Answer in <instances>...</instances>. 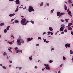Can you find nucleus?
<instances>
[{
	"label": "nucleus",
	"mask_w": 73,
	"mask_h": 73,
	"mask_svg": "<svg viewBox=\"0 0 73 73\" xmlns=\"http://www.w3.org/2000/svg\"><path fill=\"white\" fill-rule=\"evenodd\" d=\"M15 23H19V21H18L17 20H16L15 22Z\"/></svg>",
	"instance_id": "c756f323"
},
{
	"label": "nucleus",
	"mask_w": 73,
	"mask_h": 73,
	"mask_svg": "<svg viewBox=\"0 0 73 73\" xmlns=\"http://www.w3.org/2000/svg\"><path fill=\"white\" fill-rule=\"evenodd\" d=\"M19 52H20V50H17V51L16 53H19Z\"/></svg>",
	"instance_id": "393cba45"
},
{
	"label": "nucleus",
	"mask_w": 73,
	"mask_h": 73,
	"mask_svg": "<svg viewBox=\"0 0 73 73\" xmlns=\"http://www.w3.org/2000/svg\"><path fill=\"white\" fill-rule=\"evenodd\" d=\"M7 53L5 52H4L3 53V56H7Z\"/></svg>",
	"instance_id": "4be33fe9"
},
{
	"label": "nucleus",
	"mask_w": 73,
	"mask_h": 73,
	"mask_svg": "<svg viewBox=\"0 0 73 73\" xmlns=\"http://www.w3.org/2000/svg\"><path fill=\"white\" fill-rule=\"evenodd\" d=\"M61 27H62L63 28H65V25H64V24H62L61 26Z\"/></svg>",
	"instance_id": "f8f14e48"
},
{
	"label": "nucleus",
	"mask_w": 73,
	"mask_h": 73,
	"mask_svg": "<svg viewBox=\"0 0 73 73\" xmlns=\"http://www.w3.org/2000/svg\"><path fill=\"white\" fill-rule=\"evenodd\" d=\"M4 33H7V29H5L4 30Z\"/></svg>",
	"instance_id": "bb28decb"
},
{
	"label": "nucleus",
	"mask_w": 73,
	"mask_h": 73,
	"mask_svg": "<svg viewBox=\"0 0 73 73\" xmlns=\"http://www.w3.org/2000/svg\"><path fill=\"white\" fill-rule=\"evenodd\" d=\"M47 33H48L49 34H50L51 33V35H53V33L50 31L48 32Z\"/></svg>",
	"instance_id": "4468645a"
},
{
	"label": "nucleus",
	"mask_w": 73,
	"mask_h": 73,
	"mask_svg": "<svg viewBox=\"0 0 73 73\" xmlns=\"http://www.w3.org/2000/svg\"><path fill=\"white\" fill-rule=\"evenodd\" d=\"M60 21H62V22H64V20L63 19H61Z\"/></svg>",
	"instance_id": "37998d69"
},
{
	"label": "nucleus",
	"mask_w": 73,
	"mask_h": 73,
	"mask_svg": "<svg viewBox=\"0 0 73 73\" xmlns=\"http://www.w3.org/2000/svg\"><path fill=\"white\" fill-rule=\"evenodd\" d=\"M9 28H10V26H9L7 27V31H8V30H9Z\"/></svg>",
	"instance_id": "aec40b11"
},
{
	"label": "nucleus",
	"mask_w": 73,
	"mask_h": 73,
	"mask_svg": "<svg viewBox=\"0 0 73 73\" xmlns=\"http://www.w3.org/2000/svg\"><path fill=\"white\" fill-rule=\"evenodd\" d=\"M28 11L29 12H32V11H35V9H33V8L32 6H30L29 7Z\"/></svg>",
	"instance_id": "f03ea898"
},
{
	"label": "nucleus",
	"mask_w": 73,
	"mask_h": 73,
	"mask_svg": "<svg viewBox=\"0 0 73 73\" xmlns=\"http://www.w3.org/2000/svg\"><path fill=\"white\" fill-rule=\"evenodd\" d=\"M61 34H64V32L62 31V32Z\"/></svg>",
	"instance_id": "49530a36"
},
{
	"label": "nucleus",
	"mask_w": 73,
	"mask_h": 73,
	"mask_svg": "<svg viewBox=\"0 0 73 73\" xmlns=\"http://www.w3.org/2000/svg\"><path fill=\"white\" fill-rule=\"evenodd\" d=\"M4 25V23H3L0 24V26H3Z\"/></svg>",
	"instance_id": "dca6fc26"
},
{
	"label": "nucleus",
	"mask_w": 73,
	"mask_h": 73,
	"mask_svg": "<svg viewBox=\"0 0 73 73\" xmlns=\"http://www.w3.org/2000/svg\"><path fill=\"white\" fill-rule=\"evenodd\" d=\"M65 46L66 47V48H67L68 47V48H70V44L68 43L66 44H65Z\"/></svg>",
	"instance_id": "20e7f679"
},
{
	"label": "nucleus",
	"mask_w": 73,
	"mask_h": 73,
	"mask_svg": "<svg viewBox=\"0 0 73 73\" xmlns=\"http://www.w3.org/2000/svg\"><path fill=\"white\" fill-rule=\"evenodd\" d=\"M9 16L10 17H12V14H10Z\"/></svg>",
	"instance_id": "a18cd8bd"
},
{
	"label": "nucleus",
	"mask_w": 73,
	"mask_h": 73,
	"mask_svg": "<svg viewBox=\"0 0 73 73\" xmlns=\"http://www.w3.org/2000/svg\"><path fill=\"white\" fill-rule=\"evenodd\" d=\"M0 66H3V65H2V64H0Z\"/></svg>",
	"instance_id": "338daca9"
},
{
	"label": "nucleus",
	"mask_w": 73,
	"mask_h": 73,
	"mask_svg": "<svg viewBox=\"0 0 73 73\" xmlns=\"http://www.w3.org/2000/svg\"><path fill=\"white\" fill-rule=\"evenodd\" d=\"M45 68L47 70H50V68L49 66H46Z\"/></svg>",
	"instance_id": "9d476101"
},
{
	"label": "nucleus",
	"mask_w": 73,
	"mask_h": 73,
	"mask_svg": "<svg viewBox=\"0 0 73 73\" xmlns=\"http://www.w3.org/2000/svg\"><path fill=\"white\" fill-rule=\"evenodd\" d=\"M54 11V9L52 10L51 11V12H52V13H53V12Z\"/></svg>",
	"instance_id": "a19ab883"
},
{
	"label": "nucleus",
	"mask_w": 73,
	"mask_h": 73,
	"mask_svg": "<svg viewBox=\"0 0 73 73\" xmlns=\"http://www.w3.org/2000/svg\"><path fill=\"white\" fill-rule=\"evenodd\" d=\"M45 68H42V71L44 70L45 69Z\"/></svg>",
	"instance_id": "864d4df0"
},
{
	"label": "nucleus",
	"mask_w": 73,
	"mask_h": 73,
	"mask_svg": "<svg viewBox=\"0 0 73 73\" xmlns=\"http://www.w3.org/2000/svg\"><path fill=\"white\" fill-rule=\"evenodd\" d=\"M53 62V60H50L49 61L50 63H52Z\"/></svg>",
	"instance_id": "f704fd0d"
},
{
	"label": "nucleus",
	"mask_w": 73,
	"mask_h": 73,
	"mask_svg": "<svg viewBox=\"0 0 73 73\" xmlns=\"http://www.w3.org/2000/svg\"><path fill=\"white\" fill-rule=\"evenodd\" d=\"M29 23V21H26V19L24 18L22 19L21 22V23L23 25H26L27 23Z\"/></svg>",
	"instance_id": "f257e3e1"
},
{
	"label": "nucleus",
	"mask_w": 73,
	"mask_h": 73,
	"mask_svg": "<svg viewBox=\"0 0 73 73\" xmlns=\"http://www.w3.org/2000/svg\"><path fill=\"white\" fill-rule=\"evenodd\" d=\"M9 44H11V45H12V44L13 43L12 42H9Z\"/></svg>",
	"instance_id": "e433bc0d"
},
{
	"label": "nucleus",
	"mask_w": 73,
	"mask_h": 73,
	"mask_svg": "<svg viewBox=\"0 0 73 73\" xmlns=\"http://www.w3.org/2000/svg\"><path fill=\"white\" fill-rule=\"evenodd\" d=\"M47 5L48 6H49V3H47Z\"/></svg>",
	"instance_id": "e2e57ef3"
},
{
	"label": "nucleus",
	"mask_w": 73,
	"mask_h": 73,
	"mask_svg": "<svg viewBox=\"0 0 73 73\" xmlns=\"http://www.w3.org/2000/svg\"><path fill=\"white\" fill-rule=\"evenodd\" d=\"M9 62L10 63H12V60H10Z\"/></svg>",
	"instance_id": "09e8293b"
},
{
	"label": "nucleus",
	"mask_w": 73,
	"mask_h": 73,
	"mask_svg": "<svg viewBox=\"0 0 73 73\" xmlns=\"http://www.w3.org/2000/svg\"><path fill=\"white\" fill-rule=\"evenodd\" d=\"M15 3L17 4H20V2H19V0H16Z\"/></svg>",
	"instance_id": "0eeeda50"
},
{
	"label": "nucleus",
	"mask_w": 73,
	"mask_h": 73,
	"mask_svg": "<svg viewBox=\"0 0 73 73\" xmlns=\"http://www.w3.org/2000/svg\"><path fill=\"white\" fill-rule=\"evenodd\" d=\"M46 43H48V42H49V41H46Z\"/></svg>",
	"instance_id": "bf43d9fd"
},
{
	"label": "nucleus",
	"mask_w": 73,
	"mask_h": 73,
	"mask_svg": "<svg viewBox=\"0 0 73 73\" xmlns=\"http://www.w3.org/2000/svg\"><path fill=\"white\" fill-rule=\"evenodd\" d=\"M20 40L21 41V43H22V44H24V40H23V39H20Z\"/></svg>",
	"instance_id": "423d86ee"
},
{
	"label": "nucleus",
	"mask_w": 73,
	"mask_h": 73,
	"mask_svg": "<svg viewBox=\"0 0 73 73\" xmlns=\"http://www.w3.org/2000/svg\"><path fill=\"white\" fill-rule=\"evenodd\" d=\"M26 8H27V7L26 6L25 8H23V9H26Z\"/></svg>",
	"instance_id": "6e6d98bb"
},
{
	"label": "nucleus",
	"mask_w": 73,
	"mask_h": 73,
	"mask_svg": "<svg viewBox=\"0 0 73 73\" xmlns=\"http://www.w3.org/2000/svg\"><path fill=\"white\" fill-rule=\"evenodd\" d=\"M64 32H68V30H67V29H65L64 30Z\"/></svg>",
	"instance_id": "7c9ffc66"
},
{
	"label": "nucleus",
	"mask_w": 73,
	"mask_h": 73,
	"mask_svg": "<svg viewBox=\"0 0 73 73\" xmlns=\"http://www.w3.org/2000/svg\"><path fill=\"white\" fill-rule=\"evenodd\" d=\"M49 66V65L46 64V66Z\"/></svg>",
	"instance_id": "0e129e2a"
},
{
	"label": "nucleus",
	"mask_w": 73,
	"mask_h": 73,
	"mask_svg": "<svg viewBox=\"0 0 73 73\" xmlns=\"http://www.w3.org/2000/svg\"><path fill=\"white\" fill-rule=\"evenodd\" d=\"M63 60H66V58H65V57H64L63 56Z\"/></svg>",
	"instance_id": "2f4dec72"
},
{
	"label": "nucleus",
	"mask_w": 73,
	"mask_h": 73,
	"mask_svg": "<svg viewBox=\"0 0 73 73\" xmlns=\"http://www.w3.org/2000/svg\"><path fill=\"white\" fill-rule=\"evenodd\" d=\"M72 25V23H68V26L69 27V26H71Z\"/></svg>",
	"instance_id": "6ab92c4d"
},
{
	"label": "nucleus",
	"mask_w": 73,
	"mask_h": 73,
	"mask_svg": "<svg viewBox=\"0 0 73 73\" xmlns=\"http://www.w3.org/2000/svg\"><path fill=\"white\" fill-rule=\"evenodd\" d=\"M13 20H14V19H12L11 20V21H13Z\"/></svg>",
	"instance_id": "4d7b16f0"
},
{
	"label": "nucleus",
	"mask_w": 73,
	"mask_h": 73,
	"mask_svg": "<svg viewBox=\"0 0 73 73\" xmlns=\"http://www.w3.org/2000/svg\"><path fill=\"white\" fill-rule=\"evenodd\" d=\"M29 60H32V57H29Z\"/></svg>",
	"instance_id": "cd10ccee"
},
{
	"label": "nucleus",
	"mask_w": 73,
	"mask_h": 73,
	"mask_svg": "<svg viewBox=\"0 0 73 73\" xmlns=\"http://www.w3.org/2000/svg\"><path fill=\"white\" fill-rule=\"evenodd\" d=\"M43 4H44L43 2H42L40 4V7H42V6L43 5Z\"/></svg>",
	"instance_id": "a211bd4d"
},
{
	"label": "nucleus",
	"mask_w": 73,
	"mask_h": 73,
	"mask_svg": "<svg viewBox=\"0 0 73 73\" xmlns=\"http://www.w3.org/2000/svg\"><path fill=\"white\" fill-rule=\"evenodd\" d=\"M69 12V9H67V12Z\"/></svg>",
	"instance_id": "8fccbe9b"
},
{
	"label": "nucleus",
	"mask_w": 73,
	"mask_h": 73,
	"mask_svg": "<svg viewBox=\"0 0 73 73\" xmlns=\"http://www.w3.org/2000/svg\"><path fill=\"white\" fill-rule=\"evenodd\" d=\"M70 54H73V51H72V50H70Z\"/></svg>",
	"instance_id": "412c9836"
},
{
	"label": "nucleus",
	"mask_w": 73,
	"mask_h": 73,
	"mask_svg": "<svg viewBox=\"0 0 73 73\" xmlns=\"http://www.w3.org/2000/svg\"><path fill=\"white\" fill-rule=\"evenodd\" d=\"M52 48L51 49V50H54V48H53V46L52 47Z\"/></svg>",
	"instance_id": "ea45409f"
},
{
	"label": "nucleus",
	"mask_w": 73,
	"mask_h": 73,
	"mask_svg": "<svg viewBox=\"0 0 73 73\" xmlns=\"http://www.w3.org/2000/svg\"><path fill=\"white\" fill-rule=\"evenodd\" d=\"M64 5L65 10L66 11V10H67V7H66V5Z\"/></svg>",
	"instance_id": "2eb2a0df"
},
{
	"label": "nucleus",
	"mask_w": 73,
	"mask_h": 73,
	"mask_svg": "<svg viewBox=\"0 0 73 73\" xmlns=\"http://www.w3.org/2000/svg\"><path fill=\"white\" fill-rule=\"evenodd\" d=\"M38 40H39V39H40V40H41L42 39L40 37H38Z\"/></svg>",
	"instance_id": "58836bf2"
},
{
	"label": "nucleus",
	"mask_w": 73,
	"mask_h": 73,
	"mask_svg": "<svg viewBox=\"0 0 73 73\" xmlns=\"http://www.w3.org/2000/svg\"><path fill=\"white\" fill-rule=\"evenodd\" d=\"M68 15H70V14H71V11H68Z\"/></svg>",
	"instance_id": "c85d7f7f"
},
{
	"label": "nucleus",
	"mask_w": 73,
	"mask_h": 73,
	"mask_svg": "<svg viewBox=\"0 0 73 73\" xmlns=\"http://www.w3.org/2000/svg\"><path fill=\"white\" fill-rule=\"evenodd\" d=\"M35 69H37V67L36 66H35Z\"/></svg>",
	"instance_id": "5fc2aeb1"
},
{
	"label": "nucleus",
	"mask_w": 73,
	"mask_h": 73,
	"mask_svg": "<svg viewBox=\"0 0 73 73\" xmlns=\"http://www.w3.org/2000/svg\"><path fill=\"white\" fill-rule=\"evenodd\" d=\"M71 35H73V31H72L71 32Z\"/></svg>",
	"instance_id": "4c0bfd02"
},
{
	"label": "nucleus",
	"mask_w": 73,
	"mask_h": 73,
	"mask_svg": "<svg viewBox=\"0 0 73 73\" xmlns=\"http://www.w3.org/2000/svg\"><path fill=\"white\" fill-rule=\"evenodd\" d=\"M66 23H68V20H66Z\"/></svg>",
	"instance_id": "69168bd1"
},
{
	"label": "nucleus",
	"mask_w": 73,
	"mask_h": 73,
	"mask_svg": "<svg viewBox=\"0 0 73 73\" xmlns=\"http://www.w3.org/2000/svg\"><path fill=\"white\" fill-rule=\"evenodd\" d=\"M19 69L20 70L21 69V68H22V67H19Z\"/></svg>",
	"instance_id": "79ce46f5"
},
{
	"label": "nucleus",
	"mask_w": 73,
	"mask_h": 73,
	"mask_svg": "<svg viewBox=\"0 0 73 73\" xmlns=\"http://www.w3.org/2000/svg\"><path fill=\"white\" fill-rule=\"evenodd\" d=\"M31 22L32 23V24H33L34 23V21H31Z\"/></svg>",
	"instance_id": "473e14b6"
},
{
	"label": "nucleus",
	"mask_w": 73,
	"mask_h": 73,
	"mask_svg": "<svg viewBox=\"0 0 73 73\" xmlns=\"http://www.w3.org/2000/svg\"><path fill=\"white\" fill-rule=\"evenodd\" d=\"M49 29L50 30V31H53V29L52 27H49Z\"/></svg>",
	"instance_id": "f3484780"
},
{
	"label": "nucleus",
	"mask_w": 73,
	"mask_h": 73,
	"mask_svg": "<svg viewBox=\"0 0 73 73\" xmlns=\"http://www.w3.org/2000/svg\"><path fill=\"white\" fill-rule=\"evenodd\" d=\"M68 29L69 31H72V29L70 27H68Z\"/></svg>",
	"instance_id": "ddd939ff"
},
{
	"label": "nucleus",
	"mask_w": 73,
	"mask_h": 73,
	"mask_svg": "<svg viewBox=\"0 0 73 73\" xmlns=\"http://www.w3.org/2000/svg\"><path fill=\"white\" fill-rule=\"evenodd\" d=\"M65 14L64 13H61L60 15V17L61 15H65Z\"/></svg>",
	"instance_id": "6e6552de"
},
{
	"label": "nucleus",
	"mask_w": 73,
	"mask_h": 73,
	"mask_svg": "<svg viewBox=\"0 0 73 73\" xmlns=\"http://www.w3.org/2000/svg\"><path fill=\"white\" fill-rule=\"evenodd\" d=\"M68 2L69 4H71V3H72V1L71 0H69L68 1Z\"/></svg>",
	"instance_id": "5701e85b"
},
{
	"label": "nucleus",
	"mask_w": 73,
	"mask_h": 73,
	"mask_svg": "<svg viewBox=\"0 0 73 73\" xmlns=\"http://www.w3.org/2000/svg\"><path fill=\"white\" fill-rule=\"evenodd\" d=\"M46 34V33L44 32L43 33L42 35H45V34Z\"/></svg>",
	"instance_id": "603ef678"
},
{
	"label": "nucleus",
	"mask_w": 73,
	"mask_h": 73,
	"mask_svg": "<svg viewBox=\"0 0 73 73\" xmlns=\"http://www.w3.org/2000/svg\"><path fill=\"white\" fill-rule=\"evenodd\" d=\"M18 11H19V8H17L16 9V12H17Z\"/></svg>",
	"instance_id": "c9c22d12"
},
{
	"label": "nucleus",
	"mask_w": 73,
	"mask_h": 73,
	"mask_svg": "<svg viewBox=\"0 0 73 73\" xmlns=\"http://www.w3.org/2000/svg\"><path fill=\"white\" fill-rule=\"evenodd\" d=\"M20 40L19 39H17V44L18 45H21Z\"/></svg>",
	"instance_id": "7ed1b4c3"
},
{
	"label": "nucleus",
	"mask_w": 73,
	"mask_h": 73,
	"mask_svg": "<svg viewBox=\"0 0 73 73\" xmlns=\"http://www.w3.org/2000/svg\"><path fill=\"white\" fill-rule=\"evenodd\" d=\"M61 72H60V71H59L58 72V73H60Z\"/></svg>",
	"instance_id": "774afa93"
},
{
	"label": "nucleus",
	"mask_w": 73,
	"mask_h": 73,
	"mask_svg": "<svg viewBox=\"0 0 73 73\" xmlns=\"http://www.w3.org/2000/svg\"><path fill=\"white\" fill-rule=\"evenodd\" d=\"M64 28H63L61 27V28L60 29V31H64Z\"/></svg>",
	"instance_id": "1a4fd4ad"
},
{
	"label": "nucleus",
	"mask_w": 73,
	"mask_h": 73,
	"mask_svg": "<svg viewBox=\"0 0 73 73\" xmlns=\"http://www.w3.org/2000/svg\"><path fill=\"white\" fill-rule=\"evenodd\" d=\"M46 41V39H44V42H45Z\"/></svg>",
	"instance_id": "052dcab7"
},
{
	"label": "nucleus",
	"mask_w": 73,
	"mask_h": 73,
	"mask_svg": "<svg viewBox=\"0 0 73 73\" xmlns=\"http://www.w3.org/2000/svg\"><path fill=\"white\" fill-rule=\"evenodd\" d=\"M2 68L4 69H7V68L5 66H3Z\"/></svg>",
	"instance_id": "b1692460"
},
{
	"label": "nucleus",
	"mask_w": 73,
	"mask_h": 73,
	"mask_svg": "<svg viewBox=\"0 0 73 73\" xmlns=\"http://www.w3.org/2000/svg\"><path fill=\"white\" fill-rule=\"evenodd\" d=\"M11 15H12V16H14V15H15V13L11 14Z\"/></svg>",
	"instance_id": "de8ad7c7"
},
{
	"label": "nucleus",
	"mask_w": 73,
	"mask_h": 73,
	"mask_svg": "<svg viewBox=\"0 0 73 73\" xmlns=\"http://www.w3.org/2000/svg\"><path fill=\"white\" fill-rule=\"evenodd\" d=\"M69 15H70V16H71V17H72V15H71V14H69Z\"/></svg>",
	"instance_id": "13d9d810"
},
{
	"label": "nucleus",
	"mask_w": 73,
	"mask_h": 73,
	"mask_svg": "<svg viewBox=\"0 0 73 73\" xmlns=\"http://www.w3.org/2000/svg\"><path fill=\"white\" fill-rule=\"evenodd\" d=\"M63 64H62L61 65H60V67H62V65H63Z\"/></svg>",
	"instance_id": "c03bdc74"
},
{
	"label": "nucleus",
	"mask_w": 73,
	"mask_h": 73,
	"mask_svg": "<svg viewBox=\"0 0 73 73\" xmlns=\"http://www.w3.org/2000/svg\"><path fill=\"white\" fill-rule=\"evenodd\" d=\"M39 45V44H36V46H38Z\"/></svg>",
	"instance_id": "680f3d73"
},
{
	"label": "nucleus",
	"mask_w": 73,
	"mask_h": 73,
	"mask_svg": "<svg viewBox=\"0 0 73 73\" xmlns=\"http://www.w3.org/2000/svg\"><path fill=\"white\" fill-rule=\"evenodd\" d=\"M9 1H13L14 0H9Z\"/></svg>",
	"instance_id": "3c124183"
},
{
	"label": "nucleus",
	"mask_w": 73,
	"mask_h": 73,
	"mask_svg": "<svg viewBox=\"0 0 73 73\" xmlns=\"http://www.w3.org/2000/svg\"><path fill=\"white\" fill-rule=\"evenodd\" d=\"M60 12H57V16H60Z\"/></svg>",
	"instance_id": "9b49d317"
},
{
	"label": "nucleus",
	"mask_w": 73,
	"mask_h": 73,
	"mask_svg": "<svg viewBox=\"0 0 73 73\" xmlns=\"http://www.w3.org/2000/svg\"><path fill=\"white\" fill-rule=\"evenodd\" d=\"M18 48L17 47H15V50H16L17 49H18Z\"/></svg>",
	"instance_id": "72a5a7b5"
},
{
	"label": "nucleus",
	"mask_w": 73,
	"mask_h": 73,
	"mask_svg": "<svg viewBox=\"0 0 73 73\" xmlns=\"http://www.w3.org/2000/svg\"><path fill=\"white\" fill-rule=\"evenodd\" d=\"M8 49L9 51L11 53H12V51L10 49L8 48Z\"/></svg>",
	"instance_id": "a878e982"
},
{
	"label": "nucleus",
	"mask_w": 73,
	"mask_h": 73,
	"mask_svg": "<svg viewBox=\"0 0 73 73\" xmlns=\"http://www.w3.org/2000/svg\"><path fill=\"white\" fill-rule=\"evenodd\" d=\"M33 40V38H29L27 39V41H31V40Z\"/></svg>",
	"instance_id": "39448f33"
}]
</instances>
